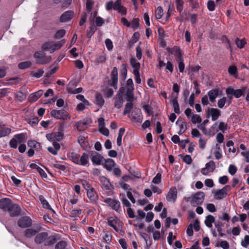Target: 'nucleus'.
<instances>
[{
	"mask_svg": "<svg viewBox=\"0 0 249 249\" xmlns=\"http://www.w3.org/2000/svg\"><path fill=\"white\" fill-rule=\"evenodd\" d=\"M207 7L209 11H213L215 9V3L214 1L209 0L207 2Z\"/></svg>",
	"mask_w": 249,
	"mask_h": 249,
	"instance_id": "nucleus-59",
	"label": "nucleus"
},
{
	"mask_svg": "<svg viewBox=\"0 0 249 249\" xmlns=\"http://www.w3.org/2000/svg\"><path fill=\"white\" fill-rule=\"evenodd\" d=\"M12 204L11 200L8 198H3L0 199V209L4 211H7Z\"/></svg>",
	"mask_w": 249,
	"mask_h": 249,
	"instance_id": "nucleus-25",
	"label": "nucleus"
},
{
	"mask_svg": "<svg viewBox=\"0 0 249 249\" xmlns=\"http://www.w3.org/2000/svg\"><path fill=\"white\" fill-rule=\"evenodd\" d=\"M219 89H213L208 91V96L210 101L212 102H215L216 98L219 94Z\"/></svg>",
	"mask_w": 249,
	"mask_h": 249,
	"instance_id": "nucleus-29",
	"label": "nucleus"
},
{
	"mask_svg": "<svg viewBox=\"0 0 249 249\" xmlns=\"http://www.w3.org/2000/svg\"><path fill=\"white\" fill-rule=\"evenodd\" d=\"M11 131V127H8L5 124L0 123V138L9 136Z\"/></svg>",
	"mask_w": 249,
	"mask_h": 249,
	"instance_id": "nucleus-22",
	"label": "nucleus"
},
{
	"mask_svg": "<svg viewBox=\"0 0 249 249\" xmlns=\"http://www.w3.org/2000/svg\"><path fill=\"white\" fill-rule=\"evenodd\" d=\"M249 245V236L246 235L244 236V240L241 242V245L244 248H247Z\"/></svg>",
	"mask_w": 249,
	"mask_h": 249,
	"instance_id": "nucleus-58",
	"label": "nucleus"
},
{
	"mask_svg": "<svg viewBox=\"0 0 249 249\" xmlns=\"http://www.w3.org/2000/svg\"><path fill=\"white\" fill-rule=\"evenodd\" d=\"M51 115L56 119L67 120L70 118L69 113L64 109H53L51 112Z\"/></svg>",
	"mask_w": 249,
	"mask_h": 249,
	"instance_id": "nucleus-9",
	"label": "nucleus"
},
{
	"mask_svg": "<svg viewBox=\"0 0 249 249\" xmlns=\"http://www.w3.org/2000/svg\"><path fill=\"white\" fill-rule=\"evenodd\" d=\"M74 15L72 11H68L64 13L60 17V21L62 22H67L72 18Z\"/></svg>",
	"mask_w": 249,
	"mask_h": 249,
	"instance_id": "nucleus-30",
	"label": "nucleus"
},
{
	"mask_svg": "<svg viewBox=\"0 0 249 249\" xmlns=\"http://www.w3.org/2000/svg\"><path fill=\"white\" fill-rule=\"evenodd\" d=\"M217 246L220 247L223 249H229L230 245L228 242L225 240L220 241L217 245Z\"/></svg>",
	"mask_w": 249,
	"mask_h": 249,
	"instance_id": "nucleus-55",
	"label": "nucleus"
},
{
	"mask_svg": "<svg viewBox=\"0 0 249 249\" xmlns=\"http://www.w3.org/2000/svg\"><path fill=\"white\" fill-rule=\"evenodd\" d=\"M32 219L28 216H23L20 218L18 221V225L22 228L29 227L32 225Z\"/></svg>",
	"mask_w": 249,
	"mask_h": 249,
	"instance_id": "nucleus-16",
	"label": "nucleus"
},
{
	"mask_svg": "<svg viewBox=\"0 0 249 249\" xmlns=\"http://www.w3.org/2000/svg\"><path fill=\"white\" fill-rule=\"evenodd\" d=\"M163 14V11L161 6H158L155 11L156 18L157 19H160Z\"/></svg>",
	"mask_w": 249,
	"mask_h": 249,
	"instance_id": "nucleus-45",
	"label": "nucleus"
},
{
	"mask_svg": "<svg viewBox=\"0 0 249 249\" xmlns=\"http://www.w3.org/2000/svg\"><path fill=\"white\" fill-rule=\"evenodd\" d=\"M92 122V120L89 118H86L83 120L77 122L75 126L79 131H82L88 128V125L91 124Z\"/></svg>",
	"mask_w": 249,
	"mask_h": 249,
	"instance_id": "nucleus-11",
	"label": "nucleus"
},
{
	"mask_svg": "<svg viewBox=\"0 0 249 249\" xmlns=\"http://www.w3.org/2000/svg\"><path fill=\"white\" fill-rule=\"evenodd\" d=\"M104 167L108 171H111L115 166V163L113 160L111 159H104Z\"/></svg>",
	"mask_w": 249,
	"mask_h": 249,
	"instance_id": "nucleus-28",
	"label": "nucleus"
},
{
	"mask_svg": "<svg viewBox=\"0 0 249 249\" xmlns=\"http://www.w3.org/2000/svg\"><path fill=\"white\" fill-rule=\"evenodd\" d=\"M64 134L60 131H57L48 133L46 135L47 139L53 142L61 141L64 139Z\"/></svg>",
	"mask_w": 249,
	"mask_h": 249,
	"instance_id": "nucleus-8",
	"label": "nucleus"
},
{
	"mask_svg": "<svg viewBox=\"0 0 249 249\" xmlns=\"http://www.w3.org/2000/svg\"><path fill=\"white\" fill-rule=\"evenodd\" d=\"M36 62L38 64H45L49 63L51 60L50 56L46 55L43 52H36L34 54Z\"/></svg>",
	"mask_w": 249,
	"mask_h": 249,
	"instance_id": "nucleus-6",
	"label": "nucleus"
},
{
	"mask_svg": "<svg viewBox=\"0 0 249 249\" xmlns=\"http://www.w3.org/2000/svg\"><path fill=\"white\" fill-rule=\"evenodd\" d=\"M140 37V34L138 32H135L133 35V36H132V38L131 39V41L132 42V44H134L136 43L139 39Z\"/></svg>",
	"mask_w": 249,
	"mask_h": 249,
	"instance_id": "nucleus-63",
	"label": "nucleus"
},
{
	"mask_svg": "<svg viewBox=\"0 0 249 249\" xmlns=\"http://www.w3.org/2000/svg\"><path fill=\"white\" fill-rule=\"evenodd\" d=\"M65 30L64 29H61L58 30L54 35V38L56 39H59L62 37L65 34Z\"/></svg>",
	"mask_w": 249,
	"mask_h": 249,
	"instance_id": "nucleus-56",
	"label": "nucleus"
},
{
	"mask_svg": "<svg viewBox=\"0 0 249 249\" xmlns=\"http://www.w3.org/2000/svg\"><path fill=\"white\" fill-rule=\"evenodd\" d=\"M82 90H83V89L81 87L76 88L75 89H73L70 87H68L67 88V90H68V93L69 94H72L79 93L82 91Z\"/></svg>",
	"mask_w": 249,
	"mask_h": 249,
	"instance_id": "nucleus-48",
	"label": "nucleus"
},
{
	"mask_svg": "<svg viewBox=\"0 0 249 249\" xmlns=\"http://www.w3.org/2000/svg\"><path fill=\"white\" fill-rule=\"evenodd\" d=\"M40 231L39 227H36V229L29 228L25 230L24 235L27 238H31L33 236L37 234Z\"/></svg>",
	"mask_w": 249,
	"mask_h": 249,
	"instance_id": "nucleus-26",
	"label": "nucleus"
},
{
	"mask_svg": "<svg viewBox=\"0 0 249 249\" xmlns=\"http://www.w3.org/2000/svg\"><path fill=\"white\" fill-rule=\"evenodd\" d=\"M112 234L108 231L104 232V235L103 236V239L104 241L107 244H110L112 240Z\"/></svg>",
	"mask_w": 249,
	"mask_h": 249,
	"instance_id": "nucleus-42",
	"label": "nucleus"
},
{
	"mask_svg": "<svg viewBox=\"0 0 249 249\" xmlns=\"http://www.w3.org/2000/svg\"><path fill=\"white\" fill-rule=\"evenodd\" d=\"M124 90V88H120L114 98V107L117 108H121L123 106L124 102L123 96Z\"/></svg>",
	"mask_w": 249,
	"mask_h": 249,
	"instance_id": "nucleus-10",
	"label": "nucleus"
},
{
	"mask_svg": "<svg viewBox=\"0 0 249 249\" xmlns=\"http://www.w3.org/2000/svg\"><path fill=\"white\" fill-rule=\"evenodd\" d=\"M39 199L41 201V203L42 205V206L44 208L52 210V211L54 213V211L52 210L51 206L49 204L48 202L42 196H40L39 197Z\"/></svg>",
	"mask_w": 249,
	"mask_h": 249,
	"instance_id": "nucleus-40",
	"label": "nucleus"
},
{
	"mask_svg": "<svg viewBox=\"0 0 249 249\" xmlns=\"http://www.w3.org/2000/svg\"><path fill=\"white\" fill-rule=\"evenodd\" d=\"M100 181L102 184V188L106 190H111L113 189V186L109 179L104 176L99 177Z\"/></svg>",
	"mask_w": 249,
	"mask_h": 249,
	"instance_id": "nucleus-21",
	"label": "nucleus"
},
{
	"mask_svg": "<svg viewBox=\"0 0 249 249\" xmlns=\"http://www.w3.org/2000/svg\"><path fill=\"white\" fill-rule=\"evenodd\" d=\"M55 238L53 235L49 236L46 232L38 233L35 237V242L37 244L43 243L45 246H50L54 243Z\"/></svg>",
	"mask_w": 249,
	"mask_h": 249,
	"instance_id": "nucleus-2",
	"label": "nucleus"
},
{
	"mask_svg": "<svg viewBox=\"0 0 249 249\" xmlns=\"http://www.w3.org/2000/svg\"><path fill=\"white\" fill-rule=\"evenodd\" d=\"M130 63L132 67L134 69L133 71V73L139 72L141 66L140 63L137 62L135 58L130 59Z\"/></svg>",
	"mask_w": 249,
	"mask_h": 249,
	"instance_id": "nucleus-35",
	"label": "nucleus"
},
{
	"mask_svg": "<svg viewBox=\"0 0 249 249\" xmlns=\"http://www.w3.org/2000/svg\"><path fill=\"white\" fill-rule=\"evenodd\" d=\"M66 246V242L64 241H61L56 244L55 248V249H64Z\"/></svg>",
	"mask_w": 249,
	"mask_h": 249,
	"instance_id": "nucleus-57",
	"label": "nucleus"
},
{
	"mask_svg": "<svg viewBox=\"0 0 249 249\" xmlns=\"http://www.w3.org/2000/svg\"><path fill=\"white\" fill-rule=\"evenodd\" d=\"M234 89L231 88L226 89V93L227 95L228 98L230 99H231L232 98L234 95Z\"/></svg>",
	"mask_w": 249,
	"mask_h": 249,
	"instance_id": "nucleus-62",
	"label": "nucleus"
},
{
	"mask_svg": "<svg viewBox=\"0 0 249 249\" xmlns=\"http://www.w3.org/2000/svg\"><path fill=\"white\" fill-rule=\"evenodd\" d=\"M177 188L175 187H171L166 196V199L169 202L175 203L177 200Z\"/></svg>",
	"mask_w": 249,
	"mask_h": 249,
	"instance_id": "nucleus-14",
	"label": "nucleus"
},
{
	"mask_svg": "<svg viewBox=\"0 0 249 249\" xmlns=\"http://www.w3.org/2000/svg\"><path fill=\"white\" fill-rule=\"evenodd\" d=\"M134 89H127L126 90L125 94V99L128 102H133L134 100V94L133 93Z\"/></svg>",
	"mask_w": 249,
	"mask_h": 249,
	"instance_id": "nucleus-37",
	"label": "nucleus"
},
{
	"mask_svg": "<svg viewBox=\"0 0 249 249\" xmlns=\"http://www.w3.org/2000/svg\"><path fill=\"white\" fill-rule=\"evenodd\" d=\"M171 102L172 104L175 113L178 114H180V111L179 104L177 99V96L175 97L173 99H172Z\"/></svg>",
	"mask_w": 249,
	"mask_h": 249,
	"instance_id": "nucleus-33",
	"label": "nucleus"
},
{
	"mask_svg": "<svg viewBox=\"0 0 249 249\" xmlns=\"http://www.w3.org/2000/svg\"><path fill=\"white\" fill-rule=\"evenodd\" d=\"M105 21L104 19L100 17H97L95 18V23L97 26L100 27L102 26Z\"/></svg>",
	"mask_w": 249,
	"mask_h": 249,
	"instance_id": "nucleus-61",
	"label": "nucleus"
},
{
	"mask_svg": "<svg viewBox=\"0 0 249 249\" xmlns=\"http://www.w3.org/2000/svg\"><path fill=\"white\" fill-rule=\"evenodd\" d=\"M95 103L99 106H102L104 104V99L101 94L98 93L96 95Z\"/></svg>",
	"mask_w": 249,
	"mask_h": 249,
	"instance_id": "nucleus-41",
	"label": "nucleus"
},
{
	"mask_svg": "<svg viewBox=\"0 0 249 249\" xmlns=\"http://www.w3.org/2000/svg\"><path fill=\"white\" fill-rule=\"evenodd\" d=\"M130 27L133 29V30H136L139 26V19L138 18H133L130 23Z\"/></svg>",
	"mask_w": 249,
	"mask_h": 249,
	"instance_id": "nucleus-46",
	"label": "nucleus"
},
{
	"mask_svg": "<svg viewBox=\"0 0 249 249\" xmlns=\"http://www.w3.org/2000/svg\"><path fill=\"white\" fill-rule=\"evenodd\" d=\"M176 124L178 125L179 131L178 134L181 135L183 134L186 129V124L185 122L182 121H179L178 120L176 122Z\"/></svg>",
	"mask_w": 249,
	"mask_h": 249,
	"instance_id": "nucleus-36",
	"label": "nucleus"
},
{
	"mask_svg": "<svg viewBox=\"0 0 249 249\" xmlns=\"http://www.w3.org/2000/svg\"><path fill=\"white\" fill-rule=\"evenodd\" d=\"M202 121L200 115L198 114H193L191 117V121L193 124L200 123Z\"/></svg>",
	"mask_w": 249,
	"mask_h": 249,
	"instance_id": "nucleus-51",
	"label": "nucleus"
},
{
	"mask_svg": "<svg viewBox=\"0 0 249 249\" xmlns=\"http://www.w3.org/2000/svg\"><path fill=\"white\" fill-rule=\"evenodd\" d=\"M226 102V97H224L219 100H218L217 102V106L220 108H222L224 107V105H225Z\"/></svg>",
	"mask_w": 249,
	"mask_h": 249,
	"instance_id": "nucleus-64",
	"label": "nucleus"
},
{
	"mask_svg": "<svg viewBox=\"0 0 249 249\" xmlns=\"http://www.w3.org/2000/svg\"><path fill=\"white\" fill-rule=\"evenodd\" d=\"M87 194L88 197L92 203H96L98 200V196L92 187H88L86 188Z\"/></svg>",
	"mask_w": 249,
	"mask_h": 249,
	"instance_id": "nucleus-18",
	"label": "nucleus"
},
{
	"mask_svg": "<svg viewBox=\"0 0 249 249\" xmlns=\"http://www.w3.org/2000/svg\"><path fill=\"white\" fill-rule=\"evenodd\" d=\"M7 211L11 216L15 217L19 215L21 209L18 204L12 203Z\"/></svg>",
	"mask_w": 249,
	"mask_h": 249,
	"instance_id": "nucleus-17",
	"label": "nucleus"
},
{
	"mask_svg": "<svg viewBox=\"0 0 249 249\" xmlns=\"http://www.w3.org/2000/svg\"><path fill=\"white\" fill-rule=\"evenodd\" d=\"M205 194L203 192L199 191L191 197H184L183 199L187 202H190L192 206L196 207L201 204L204 200Z\"/></svg>",
	"mask_w": 249,
	"mask_h": 249,
	"instance_id": "nucleus-4",
	"label": "nucleus"
},
{
	"mask_svg": "<svg viewBox=\"0 0 249 249\" xmlns=\"http://www.w3.org/2000/svg\"><path fill=\"white\" fill-rule=\"evenodd\" d=\"M31 65V63L30 61H24L20 63L18 65V67L20 69H25L29 68Z\"/></svg>",
	"mask_w": 249,
	"mask_h": 249,
	"instance_id": "nucleus-52",
	"label": "nucleus"
},
{
	"mask_svg": "<svg viewBox=\"0 0 249 249\" xmlns=\"http://www.w3.org/2000/svg\"><path fill=\"white\" fill-rule=\"evenodd\" d=\"M53 147H48L47 150L53 155H56L58 154V152L60 149V145L59 143L57 142H53Z\"/></svg>",
	"mask_w": 249,
	"mask_h": 249,
	"instance_id": "nucleus-31",
	"label": "nucleus"
},
{
	"mask_svg": "<svg viewBox=\"0 0 249 249\" xmlns=\"http://www.w3.org/2000/svg\"><path fill=\"white\" fill-rule=\"evenodd\" d=\"M235 43L238 48L242 49L244 47L245 45L246 44V41L244 38L241 39L236 38L235 39Z\"/></svg>",
	"mask_w": 249,
	"mask_h": 249,
	"instance_id": "nucleus-47",
	"label": "nucleus"
},
{
	"mask_svg": "<svg viewBox=\"0 0 249 249\" xmlns=\"http://www.w3.org/2000/svg\"><path fill=\"white\" fill-rule=\"evenodd\" d=\"M106 9L107 11L113 9L123 16L126 15L127 13L126 8L122 5V0H116L115 2L112 0H109L106 4Z\"/></svg>",
	"mask_w": 249,
	"mask_h": 249,
	"instance_id": "nucleus-3",
	"label": "nucleus"
},
{
	"mask_svg": "<svg viewBox=\"0 0 249 249\" xmlns=\"http://www.w3.org/2000/svg\"><path fill=\"white\" fill-rule=\"evenodd\" d=\"M129 117L134 123H141L143 119L141 110L138 108H134L131 112Z\"/></svg>",
	"mask_w": 249,
	"mask_h": 249,
	"instance_id": "nucleus-7",
	"label": "nucleus"
},
{
	"mask_svg": "<svg viewBox=\"0 0 249 249\" xmlns=\"http://www.w3.org/2000/svg\"><path fill=\"white\" fill-rule=\"evenodd\" d=\"M25 134L23 133L15 135L9 142L10 147L15 149L17 148L18 144L20 145L22 143L25 142Z\"/></svg>",
	"mask_w": 249,
	"mask_h": 249,
	"instance_id": "nucleus-5",
	"label": "nucleus"
},
{
	"mask_svg": "<svg viewBox=\"0 0 249 249\" xmlns=\"http://www.w3.org/2000/svg\"><path fill=\"white\" fill-rule=\"evenodd\" d=\"M104 202L115 211L119 212L121 211L120 203L118 200L111 198H107L104 200Z\"/></svg>",
	"mask_w": 249,
	"mask_h": 249,
	"instance_id": "nucleus-13",
	"label": "nucleus"
},
{
	"mask_svg": "<svg viewBox=\"0 0 249 249\" xmlns=\"http://www.w3.org/2000/svg\"><path fill=\"white\" fill-rule=\"evenodd\" d=\"M133 102H128L126 103L125 106L124 110V111L123 114L124 115H126V114L130 113L131 109L133 107Z\"/></svg>",
	"mask_w": 249,
	"mask_h": 249,
	"instance_id": "nucleus-44",
	"label": "nucleus"
},
{
	"mask_svg": "<svg viewBox=\"0 0 249 249\" xmlns=\"http://www.w3.org/2000/svg\"><path fill=\"white\" fill-rule=\"evenodd\" d=\"M133 102H128L126 103L125 106L124 110V111L123 114L124 115H126V114L130 113L131 109L133 107Z\"/></svg>",
	"mask_w": 249,
	"mask_h": 249,
	"instance_id": "nucleus-43",
	"label": "nucleus"
},
{
	"mask_svg": "<svg viewBox=\"0 0 249 249\" xmlns=\"http://www.w3.org/2000/svg\"><path fill=\"white\" fill-rule=\"evenodd\" d=\"M231 187L229 185H226L221 189H219L215 192L214 197L216 199H221L225 198L228 194V192L230 191Z\"/></svg>",
	"mask_w": 249,
	"mask_h": 249,
	"instance_id": "nucleus-12",
	"label": "nucleus"
},
{
	"mask_svg": "<svg viewBox=\"0 0 249 249\" xmlns=\"http://www.w3.org/2000/svg\"><path fill=\"white\" fill-rule=\"evenodd\" d=\"M215 218L212 215L209 214L206 217L205 224L208 228L212 227V224L214 222Z\"/></svg>",
	"mask_w": 249,
	"mask_h": 249,
	"instance_id": "nucleus-38",
	"label": "nucleus"
},
{
	"mask_svg": "<svg viewBox=\"0 0 249 249\" xmlns=\"http://www.w3.org/2000/svg\"><path fill=\"white\" fill-rule=\"evenodd\" d=\"M237 168L234 165H230L229 167L228 172L232 176L234 175L237 172Z\"/></svg>",
	"mask_w": 249,
	"mask_h": 249,
	"instance_id": "nucleus-60",
	"label": "nucleus"
},
{
	"mask_svg": "<svg viewBox=\"0 0 249 249\" xmlns=\"http://www.w3.org/2000/svg\"><path fill=\"white\" fill-rule=\"evenodd\" d=\"M107 224L109 226L112 227L115 231H119V229L117 227L119 220L116 217H109L107 218Z\"/></svg>",
	"mask_w": 249,
	"mask_h": 249,
	"instance_id": "nucleus-27",
	"label": "nucleus"
},
{
	"mask_svg": "<svg viewBox=\"0 0 249 249\" xmlns=\"http://www.w3.org/2000/svg\"><path fill=\"white\" fill-rule=\"evenodd\" d=\"M44 73V71L42 70L39 69L35 71H33L31 73L32 75L35 78L41 77Z\"/></svg>",
	"mask_w": 249,
	"mask_h": 249,
	"instance_id": "nucleus-49",
	"label": "nucleus"
},
{
	"mask_svg": "<svg viewBox=\"0 0 249 249\" xmlns=\"http://www.w3.org/2000/svg\"><path fill=\"white\" fill-rule=\"evenodd\" d=\"M53 42L49 41L44 43L42 46V49L45 51L49 52L50 53H53L55 51L53 49Z\"/></svg>",
	"mask_w": 249,
	"mask_h": 249,
	"instance_id": "nucleus-32",
	"label": "nucleus"
},
{
	"mask_svg": "<svg viewBox=\"0 0 249 249\" xmlns=\"http://www.w3.org/2000/svg\"><path fill=\"white\" fill-rule=\"evenodd\" d=\"M161 181V174L158 173L156 174V176L152 179V183L155 184H159Z\"/></svg>",
	"mask_w": 249,
	"mask_h": 249,
	"instance_id": "nucleus-53",
	"label": "nucleus"
},
{
	"mask_svg": "<svg viewBox=\"0 0 249 249\" xmlns=\"http://www.w3.org/2000/svg\"><path fill=\"white\" fill-rule=\"evenodd\" d=\"M65 42L66 41L64 39H62L57 43L53 42V49H55V51L59 50L65 44Z\"/></svg>",
	"mask_w": 249,
	"mask_h": 249,
	"instance_id": "nucleus-54",
	"label": "nucleus"
},
{
	"mask_svg": "<svg viewBox=\"0 0 249 249\" xmlns=\"http://www.w3.org/2000/svg\"><path fill=\"white\" fill-rule=\"evenodd\" d=\"M168 51L170 53L175 56L177 61L183 59L181 52L179 47L174 46L171 49H169Z\"/></svg>",
	"mask_w": 249,
	"mask_h": 249,
	"instance_id": "nucleus-24",
	"label": "nucleus"
},
{
	"mask_svg": "<svg viewBox=\"0 0 249 249\" xmlns=\"http://www.w3.org/2000/svg\"><path fill=\"white\" fill-rule=\"evenodd\" d=\"M207 117H211L212 120L215 121L218 119L221 115V111L217 108H210L207 110Z\"/></svg>",
	"mask_w": 249,
	"mask_h": 249,
	"instance_id": "nucleus-15",
	"label": "nucleus"
},
{
	"mask_svg": "<svg viewBox=\"0 0 249 249\" xmlns=\"http://www.w3.org/2000/svg\"><path fill=\"white\" fill-rule=\"evenodd\" d=\"M118 84V71L116 67H114L111 73L110 85L113 87L114 89H117Z\"/></svg>",
	"mask_w": 249,
	"mask_h": 249,
	"instance_id": "nucleus-19",
	"label": "nucleus"
},
{
	"mask_svg": "<svg viewBox=\"0 0 249 249\" xmlns=\"http://www.w3.org/2000/svg\"><path fill=\"white\" fill-rule=\"evenodd\" d=\"M215 169V163L211 160L206 164L205 167L202 169L201 173L204 175H207L209 173L213 172Z\"/></svg>",
	"mask_w": 249,
	"mask_h": 249,
	"instance_id": "nucleus-20",
	"label": "nucleus"
},
{
	"mask_svg": "<svg viewBox=\"0 0 249 249\" xmlns=\"http://www.w3.org/2000/svg\"><path fill=\"white\" fill-rule=\"evenodd\" d=\"M176 4L177 10L181 13L183 9V1L182 0H176Z\"/></svg>",
	"mask_w": 249,
	"mask_h": 249,
	"instance_id": "nucleus-50",
	"label": "nucleus"
},
{
	"mask_svg": "<svg viewBox=\"0 0 249 249\" xmlns=\"http://www.w3.org/2000/svg\"><path fill=\"white\" fill-rule=\"evenodd\" d=\"M91 160L93 165H99L103 164L104 159L100 154L95 153L92 155Z\"/></svg>",
	"mask_w": 249,
	"mask_h": 249,
	"instance_id": "nucleus-23",
	"label": "nucleus"
},
{
	"mask_svg": "<svg viewBox=\"0 0 249 249\" xmlns=\"http://www.w3.org/2000/svg\"><path fill=\"white\" fill-rule=\"evenodd\" d=\"M43 93V90H39L31 94L29 96L30 101L32 102L36 101Z\"/></svg>",
	"mask_w": 249,
	"mask_h": 249,
	"instance_id": "nucleus-34",
	"label": "nucleus"
},
{
	"mask_svg": "<svg viewBox=\"0 0 249 249\" xmlns=\"http://www.w3.org/2000/svg\"><path fill=\"white\" fill-rule=\"evenodd\" d=\"M68 157L76 164L83 166H87L89 165V156L86 153H83L81 156L75 152H72L68 154Z\"/></svg>",
	"mask_w": 249,
	"mask_h": 249,
	"instance_id": "nucleus-1",
	"label": "nucleus"
},
{
	"mask_svg": "<svg viewBox=\"0 0 249 249\" xmlns=\"http://www.w3.org/2000/svg\"><path fill=\"white\" fill-rule=\"evenodd\" d=\"M77 141L79 144L83 148H85L88 144V142L86 140V138L82 135L79 136L77 138Z\"/></svg>",
	"mask_w": 249,
	"mask_h": 249,
	"instance_id": "nucleus-39",
	"label": "nucleus"
}]
</instances>
